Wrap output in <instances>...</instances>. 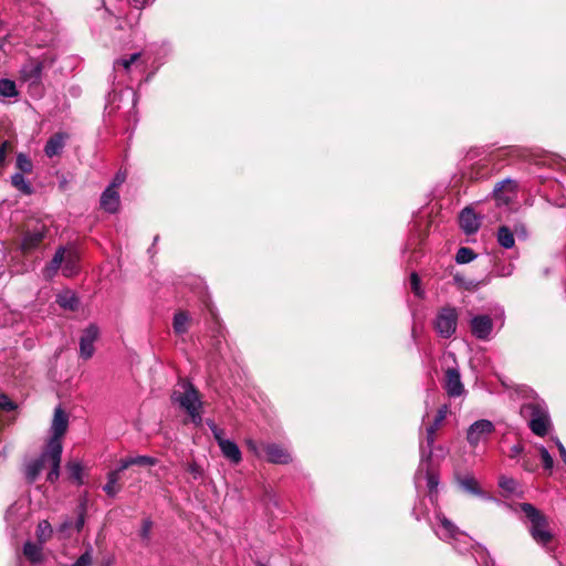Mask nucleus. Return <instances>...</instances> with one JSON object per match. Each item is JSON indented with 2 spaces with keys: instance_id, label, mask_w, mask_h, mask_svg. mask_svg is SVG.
I'll use <instances>...</instances> for the list:
<instances>
[{
  "instance_id": "1",
  "label": "nucleus",
  "mask_w": 566,
  "mask_h": 566,
  "mask_svg": "<svg viewBox=\"0 0 566 566\" xmlns=\"http://www.w3.org/2000/svg\"><path fill=\"white\" fill-rule=\"evenodd\" d=\"M171 400L172 402L178 403L179 407L189 415L195 424L201 423L202 403L198 390L191 382L180 380L171 394Z\"/></svg>"
},
{
  "instance_id": "2",
  "label": "nucleus",
  "mask_w": 566,
  "mask_h": 566,
  "mask_svg": "<svg viewBox=\"0 0 566 566\" xmlns=\"http://www.w3.org/2000/svg\"><path fill=\"white\" fill-rule=\"evenodd\" d=\"M59 269L66 277H72L80 271V254L74 248H60L55 252L51 262L46 265L44 274L46 277H52L56 274Z\"/></svg>"
},
{
  "instance_id": "3",
  "label": "nucleus",
  "mask_w": 566,
  "mask_h": 566,
  "mask_svg": "<svg viewBox=\"0 0 566 566\" xmlns=\"http://www.w3.org/2000/svg\"><path fill=\"white\" fill-rule=\"evenodd\" d=\"M520 507L531 523L530 533L533 539L537 544L546 547L554 537L553 533L549 531L547 516L530 503H522Z\"/></svg>"
},
{
  "instance_id": "4",
  "label": "nucleus",
  "mask_w": 566,
  "mask_h": 566,
  "mask_svg": "<svg viewBox=\"0 0 566 566\" xmlns=\"http://www.w3.org/2000/svg\"><path fill=\"white\" fill-rule=\"evenodd\" d=\"M521 413L528 420V427L534 434L545 437L548 433L552 422L545 403L537 401L524 403Z\"/></svg>"
},
{
  "instance_id": "5",
  "label": "nucleus",
  "mask_w": 566,
  "mask_h": 566,
  "mask_svg": "<svg viewBox=\"0 0 566 566\" xmlns=\"http://www.w3.org/2000/svg\"><path fill=\"white\" fill-rule=\"evenodd\" d=\"M60 464H61V455L59 457L56 463L49 454V447L45 446L44 451L41 455L29 462L25 467V478L32 483L34 482L40 473L43 471L45 467H50V471L48 473V481L51 483L55 482L60 476Z\"/></svg>"
},
{
  "instance_id": "6",
  "label": "nucleus",
  "mask_w": 566,
  "mask_h": 566,
  "mask_svg": "<svg viewBox=\"0 0 566 566\" xmlns=\"http://www.w3.org/2000/svg\"><path fill=\"white\" fill-rule=\"evenodd\" d=\"M69 427V416L62 410L61 407H56L51 424L52 436L49 439L46 446L49 447V454L56 463L60 455H62V438L65 434Z\"/></svg>"
},
{
  "instance_id": "7",
  "label": "nucleus",
  "mask_w": 566,
  "mask_h": 566,
  "mask_svg": "<svg viewBox=\"0 0 566 566\" xmlns=\"http://www.w3.org/2000/svg\"><path fill=\"white\" fill-rule=\"evenodd\" d=\"M458 312L452 306L442 307L434 319V329L443 338H450L457 331Z\"/></svg>"
},
{
  "instance_id": "8",
  "label": "nucleus",
  "mask_w": 566,
  "mask_h": 566,
  "mask_svg": "<svg viewBox=\"0 0 566 566\" xmlns=\"http://www.w3.org/2000/svg\"><path fill=\"white\" fill-rule=\"evenodd\" d=\"M494 431L495 427L490 420L481 419L468 428L467 440L471 447L475 448L480 443H485Z\"/></svg>"
},
{
  "instance_id": "9",
  "label": "nucleus",
  "mask_w": 566,
  "mask_h": 566,
  "mask_svg": "<svg viewBox=\"0 0 566 566\" xmlns=\"http://www.w3.org/2000/svg\"><path fill=\"white\" fill-rule=\"evenodd\" d=\"M516 193L517 185L511 179L499 182L493 190V196L497 206L510 205L516 198Z\"/></svg>"
},
{
  "instance_id": "10",
  "label": "nucleus",
  "mask_w": 566,
  "mask_h": 566,
  "mask_svg": "<svg viewBox=\"0 0 566 566\" xmlns=\"http://www.w3.org/2000/svg\"><path fill=\"white\" fill-rule=\"evenodd\" d=\"M437 521L439 523V526L438 528H436L434 532L439 538L447 542H459L461 537H467V535L460 532L459 528L444 515L437 514Z\"/></svg>"
},
{
  "instance_id": "11",
  "label": "nucleus",
  "mask_w": 566,
  "mask_h": 566,
  "mask_svg": "<svg viewBox=\"0 0 566 566\" xmlns=\"http://www.w3.org/2000/svg\"><path fill=\"white\" fill-rule=\"evenodd\" d=\"M46 234V227L41 222H36L35 226L28 230L22 239L21 249L23 252H29L36 249L43 241Z\"/></svg>"
},
{
  "instance_id": "12",
  "label": "nucleus",
  "mask_w": 566,
  "mask_h": 566,
  "mask_svg": "<svg viewBox=\"0 0 566 566\" xmlns=\"http://www.w3.org/2000/svg\"><path fill=\"white\" fill-rule=\"evenodd\" d=\"M98 337V328L96 325H90L83 331L80 338V355L84 359H90L94 352V343Z\"/></svg>"
},
{
  "instance_id": "13",
  "label": "nucleus",
  "mask_w": 566,
  "mask_h": 566,
  "mask_svg": "<svg viewBox=\"0 0 566 566\" xmlns=\"http://www.w3.org/2000/svg\"><path fill=\"white\" fill-rule=\"evenodd\" d=\"M43 62L31 59L20 70V78L30 84H39L43 72Z\"/></svg>"
},
{
  "instance_id": "14",
  "label": "nucleus",
  "mask_w": 566,
  "mask_h": 566,
  "mask_svg": "<svg viewBox=\"0 0 566 566\" xmlns=\"http://www.w3.org/2000/svg\"><path fill=\"white\" fill-rule=\"evenodd\" d=\"M471 332L479 339H488L493 329V322L489 315H478L471 319Z\"/></svg>"
},
{
  "instance_id": "15",
  "label": "nucleus",
  "mask_w": 566,
  "mask_h": 566,
  "mask_svg": "<svg viewBox=\"0 0 566 566\" xmlns=\"http://www.w3.org/2000/svg\"><path fill=\"white\" fill-rule=\"evenodd\" d=\"M444 389L450 397H459L463 392V384L457 368H448L444 374Z\"/></svg>"
},
{
  "instance_id": "16",
  "label": "nucleus",
  "mask_w": 566,
  "mask_h": 566,
  "mask_svg": "<svg viewBox=\"0 0 566 566\" xmlns=\"http://www.w3.org/2000/svg\"><path fill=\"white\" fill-rule=\"evenodd\" d=\"M266 459L271 463L286 464L292 461L291 454L276 443H268L263 447Z\"/></svg>"
},
{
  "instance_id": "17",
  "label": "nucleus",
  "mask_w": 566,
  "mask_h": 566,
  "mask_svg": "<svg viewBox=\"0 0 566 566\" xmlns=\"http://www.w3.org/2000/svg\"><path fill=\"white\" fill-rule=\"evenodd\" d=\"M69 139V135L63 132H59L53 134L46 142L44 146V153L49 158L57 156L62 153L66 140Z\"/></svg>"
},
{
  "instance_id": "18",
  "label": "nucleus",
  "mask_w": 566,
  "mask_h": 566,
  "mask_svg": "<svg viewBox=\"0 0 566 566\" xmlns=\"http://www.w3.org/2000/svg\"><path fill=\"white\" fill-rule=\"evenodd\" d=\"M460 226L467 234L475 233L480 228V219L476 213L469 208L462 210L459 217Z\"/></svg>"
},
{
  "instance_id": "19",
  "label": "nucleus",
  "mask_w": 566,
  "mask_h": 566,
  "mask_svg": "<svg viewBox=\"0 0 566 566\" xmlns=\"http://www.w3.org/2000/svg\"><path fill=\"white\" fill-rule=\"evenodd\" d=\"M440 427H436L434 423L429 424L426 428V438L424 442H421L420 444V452L422 461L426 459L427 462L430 461L432 455V446L436 441V433L439 430Z\"/></svg>"
},
{
  "instance_id": "20",
  "label": "nucleus",
  "mask_w": 566,
  "mask_h": 566,
  "mask_svg": "<svg viewBox=\"0 0 566 566\" xmlns=\"http://www.w3.org/2000/svg\"><path fill=\"white\" fill-rule=\"evenodd\" d=\"M119 195L117 190L113 188H106L101 196V207L109 212L114 213L119 208Z\"/></svg>"
},
{
  "instance_id": "21",
  "label": "nucleus",
  "mask_w": 566,
  "mask_h": 566,
  "mask_svg": "<svg viewBox=\"0 0 566 566\" xmlns=\"http://www.w3.org/2000/svg\"><path fill=\"white\" fill-rule=\"evenodd\" d=\"M219 448L224 458L234 464H238L242 460V454L239 447L231 440L220 441Z\"/></svg>"
},
{
  "instance_id": "22",
  "label": "nucleus",
  "mask_w": 566,
  "mask_h": 566,
  "mask_svg": "<svg viewBox=\"0 0 566 566\" xmlns=\"http://www.w3.org/2000/svg\"><path fill=\"white\" fill-rule=\"evenodd\" d=\"M56 303L64 310L75 311L77 310L80 302L75 292L71 290H64L56 295Z\"/></svg>"
},
{
  "instance_id": "23",
  "label": "nucleus",
  "mask_w": 566,
  "mask_h": 566,
  "mask_svg": "<svg viewBox=\"0 0 566 566\" xmlns=\"http://www.w3.org/2000/svg\"><path fill=\"white\" fill-rule=\"evenodd\" d=\"M457 481L459 485L468 493L474 494V495H482V491L480 489L479 482L471 474L465 475H459L457 476Z\"/></svg>"
},
{
  "instance_id": "24",
  "label": "nucleus",
  "mask_w": 566,
  "mask_h": 566,
  "mask_svg": "<svg viewBox=\"0 0 566 566\" xmlns=\"http://www.w3.org/2000/svg\"><path fill=\"white\" fill-rule=\"evenodd\" d=\"M497 242L504 249H512L515 244L513 231L506 226H501L497 230Z\"/></svg>"
},
{
  "instance_id": "25",
  "label": "nucleus",
  "mask_w": 566,
  "mask_h": 566,
  "mask_svg": "<svg viewBox=\"0 0 566 566\" xmlns=\"http://www.w3.org/2000/svg\"><path fill=\"white\" fill-rule=\"evenodd\" d=\"M190 317L186 312H177L174 316L172 328L177 335H184L188 331Z\"/></svg>"
},
{
  "instance_id": "26",
  "label": "nucleus",
  "mask_w": 566,
  "mask_h": 566,
  "mask_svg": "<svg viewBox=\"0 0 566 566\" xmlns=\"http://www.w3.org/2000/svg\"><path fill=\"white\" fill-rule=\"evenodd\" d=\"M120 476L118 474V471H111L107 474V483L103 486L104 492L108 496H116V494L119 492L120 488L118 485Z\"/></svg>"
},
{
  "instance_id": "27",
  "label": "nucleus",
  "mask_w": 566,
  "mask_h": 566,
  "mask_svg": "<svg viewBox=\"0 0 566 566\" xmlns=\"http://www.w3.org/2000/svg\"><path fill=\"white\" fill-rule=\"evenodd\" d=\"M23 554L31 563H39L42 559V547L38 544L27 542L23 547Z\"/></svg>"
},
{
  "instance_id": "28",
  "label": "nucleus",
  "mask_w": 566,
  "mask_h": 566,
  "mask_svg": "<svg viewBox=\"0 0 566 566\" xmlns=\"http://www.w3.org/2000/svg\"><path fill=\"white\" fill-rule=\"evenodd\" d=\"M11 184L23 195H31L33 191L30 182L25 180L23 174L21 172H17L11 177Z\"/></svg>"
},
{
  "instance_id": "29",
  "label": "nucleus",
  "mask_w": 566,
  "mask_h": 566,
  "mask_svg": "<svg viewBox=\"0 0 566 566\" xmlns=\"http://www.w3.org/2000/svg\"><path fill=\"white\" fill-rule=\"evenodd\" d=\"M0 95L2 97H17L19 95V91L17 88V85L14 81L9 78H1L0 80Z\"/></svg>"
},
{
  "instance_id": "30",
  "label": "nucleus",
  "mask_w": 566,
  "mask_h": 566,
  "mask_svg": "<svg viewBox=\"0 0 566 566\" xmlns=\"http://www.w3.org/2000/svg\"><path fill=\"white\" fill-rule=\"evenodd\" d=\"M476 258L474 251L470 248L462 247L455 254V262L459 264H465L473 261Z\"/></svg>"
},
{
  "instance_id": "31",
  "label": "nucleus",
  "mask_w": 566,
  "mask_h": 566,
  "mask_svg": "<svg viewBox=\"0 0 566 566\" xmlns=\"http://www.w3.org/2000/svg\"><path fill=\"white\" fill-rule=\"evenodd\" d=\"M17 168L21 174H30L33 169V164L31 159L23 153L18 154L17 156Z\"/></svg>"
},
{
  "instance_id": "32",
  "label": "nucleus",
  "mask_w": 566,
  "mask_h": 566,
  "mask_svg": "<svg viewBox=\"0 0 566 566\" xmlns=\"http://www.w3.org/2000/svg\"><path fill=\"white\" fill-rule=\"evenodd\" d=\"M52 527L48 521H41L36 527V536L41 543H45L52 536Z\"/></svg>"
},
{
  "instance_id": "33",
  "label": "nucleus",
  "mask_w": 566,
  "mask_h": 566,
  "mask_svg": "<svg viewBox=\"0 0 566 566\" xmlns=\"http://www.w3.org/2000/svg\"><path fill=\"white\" fill-rule=\"evenodd\" d=\"M70 478L82 484V464L78 461H70L66 465Z\"/></svg>"
},
{
  "instance_id": "34",
  "label": "nucleus",
  "mask_w": 566,
  "mask_h": 566,
  "mask_svg": "<svg viewBox=\"0 0 566 566\" xmlns=\"http://www.w3.org/2000/svg\"><path fill=\"white\" fill-rule=\"evenodd\" d=\"M426 480H427V486H428L429 493L432 496L433 494L437 493V488L439 485V476L433 470H431L430 468H427Z\"/></svg>"
},
{
  "instance_id": "35",
  "label": "nucleus",
  "mask_w": 566,
  "mask_h": 566,
  "mask_svg": "<svg viewBox=\"0 0 566 566\" xmlns=\"http://www.w3.org/2000/svg\"><path fill=\"white\" fill-rule=\"evenodd\" d=\"M139 53H134L129 55L128 57L119 59L115 62L114 67H123L124 70L128 71L130 65L135 63L139 59Z\"/></svg>"
},
{
  "instance_id": "36",
  "label": "nucleus",
  "mask_w": 566,
  "mask_h": 566,
  "mask_svg": "<svg viewBox=\"0 0 566 566\" xmlns=\"http://www.w3.org/2000/svg\"><path fill=\"white\" fill-rule=\"evenodd\" d=\"M538 452L543 462V467L545 470L551 471L554 465V460L547 449L543 446L538 447Z\"/></svg>"
},
{
  "instance_id": "37",
  "label": "nucleus",
  "mask_w": 566,
  "mask_h": 566,
  "mask_svg": "<svg viewBox=\"0 0 566 566\" xmlns=\"http://www.w3.org/2000/svg\"><path fill=\"white\" fill-rule=\"evenodd\" d=\"M134 461V465H140V467H154L158 463V460L156 458L149 457V455H136L132 457Z\"/></svg>"
},
{
  "instance_id": "38",
  "label": "nucleus",
  "mask_w": 566,
  "mask_h": 566,
  "mask_svg": "<svg viewBox=\"0 0 566 566\" xmlns=\"http://www.w3.org/2000/svg\"><path fill=\"white\" fill-rule=\"evenodd\" d=\"M78 516L75 522V528L77 532H81L84 524H85V513H86V504L85 501H83L78 506Z\"/></svg>"
},
{
  "instance_id": "39",
  "label": "nucleus",
  "mask_w": 566,
  "mask_h": 566,
  "mask_svg": "<svg viewBox=\"0 0 566 566\" xmlns=\"http://www.w3.org/2000/svg\"><path fill=\"white\" fill-rule=\"evenodd\" d=\"M449 413V407L448 405H443L441 406L438 411H437V415L433 419V422L436 424V427H441V424L443 423V421L446 420L447 416Z\"/></svg>"
},
{
  "instance_id": "40",
  "label": "nucleus",
  "mask_w": 566,
  "mask_h": 566,
  "mask_svg": "<svg viewBox=\"0 0 566 566\" xmlns=\"http://www.w3.org/2000/svg\"><path fill=\"white\" fill-rule=\"evenodd\" d=\"M208 426L213 434L214 440L217 441L218 446L220 444V441L227 440L224 438V431L223 429L219 428L213 421H209Z\"/></svg>"
},
{
  "instance_id": "41",
  "label": "nucleus",
  "mask_w": 566,
  "mask_h": 566,
  "mask_svg": "<svg viewBox=\"0 0 566 566\" xmlns=\"http://www.w3.org/2000/svg\"><path fill=\"white\" fill-rule=\"evenodd\" d=\"M522 467L525 471L534 472L537 469V463L535 458L530 457L525 453L522 458Z\"/></svg>"
},
{
  "instance_id": "42",
  "label": "nucleus",
  "mask_w": 566,
  "mask_h": 566,
  "mask_svg": "<svg viewBox=\"0 0 566 566\" xmlns=\"http://www.w3.org/2000/svg\"><path fill=\"white\" fill-rule=\"evenodd\" d=\"M410 285L415 295L422 296L423 292L420 287V277L416 272H412L410 275Z\"/></svg>"
},
{
  "instance_id": "43",
  "label": "nucleus",
  "mask_w": 566,
  "mask_h": 566,
  "mask_svg": "<svg viewBox=\"0 0 566 566\" xmlns=\"http://www.w3.org/2000/svg\"><path fill=\"white\" fill-rule=\"evenodd\" d=\"M13 146L11 142L4 140L0 145V168L4 165L8 154L12 150Z\"/></svg>"
},
{
  "instance_id": "44",
  "label": "nucleus",
  "mask_w": 566,
  "mask_h": 566,
  "mask_svg": "<svg viewBox=\"0 0 566 566\" xmlns=\"http://www.w3.org/2000/svg\"><path fill=\"white\" fill-rule=\"evenodd\" d=\"M500 486L509 492H514L516 489V481L512 478L502 476L499 482Z\"/></svg>"
},
{
  "instance_id": "45",
  "label": "nucleus",
  "mask_w": 566,
  "mask_h": 566,
  "mask_svg": "<svg viewBox=\"0 0 566 566\" xmlns=\"http://www.w3.org/2000/svg\"><path fill=\"white\" fill-rule=\"evenodd\" d=\"M17 408V405L4 394H0V409L6 411H12Z\"/></svg>"
},
{
  "instance_id": "46",
  "label": "nucleus",
  "mask_w": 566,
  "mask_h": 566,
  "mask_svg": "<svg viewBox=\"0 0 566 566\" xmlns=\"http://www.w3.org/2000/svg\"><path fill=\"white\" fill-rule=\"evenodd\" d=\"M153 528V522L149 518H145L142 523L139 535L143 539L148 541Z\"/></svg>"
},
{
  "instance_id": "47",
  "label": "nucleus",
  "mask_w": 566,
  "mask_h": 566,
  "mask_svg": "<svg viewBox=\"0 0 566 566\" xmlns=\"http://www.w3.org/2000/svg\"><path fill=\"white\" fill-rule=\"evenodd\" d=\"M126 180V172L124 171H118L113 181L111 182V185L107 187V188H113L114 190H117V188L124 184V181Z\"/></svg>"
},
{
  "instance_id": "48",
  "label": "nucleus",
  "mask_w": 566,
  "mask_h": 566,
  "mask_svg": "<svg viewBox=\"0 0 566 566\" xmlns=\"http://www.w3.org/2000/svg\"><path fill=\"white\" fill-rule=\"evenodd\" d=\"M187 471L192 475L195 480H198L202 476V469L197 463L192 462L189 463L187 467Z\"/></svg>"
},
{
  "instance_id": "49",
  "label": "nucleus",
  "mask_w": 566,
  "mask_h": 566,
  "mask_svg": "<svg viewBox=\"0 0 566 566\" xmlns=\"http://www.w3.org/2000/svg\"><path fill=\"white\" fill-rule=\"evenodd\" d=\"M134 465V461L132 457H127L124 459H120L119 467L116 471H118V474H120L122 471H125L129 467Z\"/></svg>"
},
{
  "instance_id": "50",
  "label": "nucleus",
  "mask_w": 566,
  "mask_h": 566,
  "mask_svg": "<svg viewBox=\"0 0 566 566\" xmlns=\"http://www.w3.org/2000/svg\"><path fill=\"white\" fill-rule=\"evenodd\" d=\"M523 444L518 442L511 448L509 457L511 459H515L523 453Z\"/></svg>"
},
{
  "instance_id": "51",
  "label": "nucleus",
  "mask_w": 566,
  "mask_h": 566,
  "mask_svg": "<svg viewBox=\"0 0 566 566\" xmlns=\"http://www.w3.org/2000/svg\"><path fill=\"white\" fill-rule=\"evenodd\" d=\"M453 280H454L455 284H458L460 287H464V289L469 290V285L465 283L464 277L462 275L455 274L453 276Z\"/></svg>"
},
{
  "instance_id": "52",
  "label": "nucleus",
  "mask_w": 566,
  "mask_h": 566,
  "mask_svg": "<svg viewBox=\"0 0 566 566\" xmlns=\"http://www.w3.org/2000/svg\"><path fill=\"white\" fill-rule=\"evenodd\" d=\"M248 448L253 451V452H256V444L255 442H253L252 440H249L248 441Z\"/></svg>"
},
{
  "instance_id": "53",
  "label": "nucleus",
  "mask_w": 566,
  "mask_h": 566,
  "mask_svg": "<svg viewBox=\"0 0 566 566\" xmlns=\"http://www.w3.org/2000/svg\"><path fill=\"white\" fill-rule=\"evenodd\" d=\"M511 272H512V265H509L507 272H503V273H501V275H510Z\"/></svg>"
},
{
  "instance_id": "54",
  "label": "nucleus",
  "mask_w": 566,
  "mask_h": 566,
  "mask_svg": "<svg viewBox=\"0 0 566 566\" xmlns=\"http://www.w3.org/2000/svg\"><path fill=\"white\" fill-rule=\"evenodd\" d=\"M256 566H268V565L264 563L258 562Z\"/></svg>"
}]
</instances>
